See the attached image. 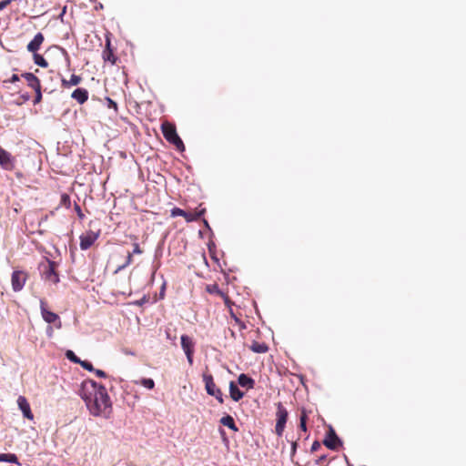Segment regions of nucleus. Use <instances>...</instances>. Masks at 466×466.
<instances>
[{"mask_svg":"<svg viewBox=\"0 0 466 466\" xmlns=\"http://www.w3.org/2000/svg\"><path fill=\"white\" fill-rule=\"evenodd\" d=\"M40 310L42 318L46 322L49 324L54 323L56 324V329H61L62 323L59 316L56 313L48 310L47 303L45 299H40Z\"/></svg>","mask_w":466,"mask_h":466,"instance_id":"6","label":"nucleus"},{"mask_svg":"<svg viewBox=\"0 0 466 466\" xmlns=\"http://www.w3.org/2000/svg\"><path fill=\"white\" fill-rule=\"evenodd\" d=\"M220 423L222 425L229 428L233 431H236V432L238 431V428L237 427L233 417L230 415H226V416L222 417L220 419Z\"/></svg>","mask_w":466,"mask_h":466,"instance_id":"22","label":"nucleus"},{"mask_svg":"<svg viewBox=\"0 0 466 466\" xmlns=\"http://www.w3.org/2000/svg\"><path fill=\"white\" fill-rule=\"evenodd\" d=\"M171 217L172 218H176V217H183L186 215V210H183L179 208H174L171 209Z\"/></svg>","mask_w":466,"mask_h":466,"instance_id":"29","label":"nucleus"},{"mask_svg":"<svg viewBox=\"0 0 466 466\" xmlns=\"http://www.w3.org/2000/svg\"><path fill=\"white\" fill-rule=\"evenodd\" d=\"M323 443L330 450H336L340 445V441L332 428H329Z\"/></svg>","mask_w":466,"mask_h":466,"instance_id":"11","label":"nucleus"},{"mask_svg":"<svg viewBox=\"0 0 466 466\" xmlns=\"http://www.w3.org/2000/svg\"><path fill=\"white\" fill-rule=\"evenodd\" d=\"M56 268L57 264L47 258H45L38 266L42 279L53 284H57L60 281Z\"/></svg>","mask_w":466,"mask_h":466,"instance_id":"2","label":"nucleus"},{"mask_svg":"<svg viewBox=\"0 0 466 466\" xmlns=\"http://www.w3.org/2000/svg\"><path fill=\"white\" fill-rule=\"evenodd\" d=\"M93 371L96 374L97 377H100V378H106V372L101 370H96L95 369V370H93Z\"/></svg>","mask_w":466,"mask_h":466,"instance_id":"39","label":"nucleus"},{"mask_svg":"<svg viewBox=\"0 0 466 466\" xmlns=\"http://www.w3.org/2000/svg\"><path fill=\"white\" fill-rule=\"evenodd\" d=\"M26 279V272L22 270H15L11 278L13 290L15 292L20 291L24 288Z\"/></svg>","mask_w":466,"mask_h":466,"instance_id":"8","label":"nucleus"},{"mask_svg":"<svg viewBox=\"0 0 466 466\" xmlns=\"http://www.w3.org/2000/svg\"><path fill=\"white\" fill-rule=\"evenodd\" d=\"M297 448H298V443L297 441H292L291 442V452H290V458H291V461H293V458L296 454V451H297Z\"/></svg>","mask_w":466,"mask_h":466,"instance_id":"35","label":"nucleus"},{"mask_svg":"<svg viewBox=\"0 0 466 466\" xmlns=\"http://www.w3.org/2000/svg\"><path fill=\"white\" fill-rule=\"evenodd\" d=\"M3 461L20 464L17 456L14 453H0V462Z\"/></svg>","mask_w":466,"mask_h":466,"instance_id":"24","label":"nucleus"},{"mask_svg":"<svg viewBox=\"0 0 466 466\" xmlns=\"http://www.w3.org/2000/svg\"><path fill=\"white\" fill-rule=\"evenodd\" d=\"M181 347L187 356V359L191 365L193 363L194 342L187 335L181 336Z\"/></svg>","mask_w":466,"mask_h":466,"instance_id":"10","label":"nucleus"},{"mask_svg":"<svg viewBox=\"0 0 466 466\" xmlns=\"http://www.w3.org/2000/svg\"><path fill=\"white\" fill-rule=\"evenodd\" d=\"M199 205L194 211H186V215L184 218L187 222L196 221L200 218V217L206 212V208Z\"/></svg>","mask_w":466,"mask_h":466,"instance_id":"15","label":"nucleus"},{"mask_svg":"<svg viewBox=\"0 0 466 466\" xmlns=\"http://www.w3.org/2000/svg\"><path fill=\"white\" fill-rule=\"evenodd\" d=\"M35 96L33 100V103H34V105H37L42 101V91H41V89H36V90H35Z\"/></svg>","mask_w":466,"mask_h":466,"instance_id":"32","label":"nucleus"},{"mask_svg":"<svg viewBox=\"0 0 466 466\" xmlns=\"http://www.w3.org/2000/svg\"><path fill=\"white\" fill-rule=\"evenodd\" d=\"M106 100L108 108H112L115 111H117V104L114 100H112L110 97H106Z\"/></svg>","mask_w":466,"mask_h":466,"instance_id":"34","label":"nucleus"},{"mask_svg":"<svg viewBox=\"0 0 466 466\" xmlns=\"http://www.w3.org/2000/svg\"><path fill=\"white\" fill-rule=\"evenodd\" d=\"M320 447H321L320 442H319V441H315L312 443V445H311L310 451H311L312 452H315V451H317Z\"/></svg>","mask_w":466,"mask_h":466,"instance_id":"36","label":"nucleus"},{"mask_svg":"<svg viewBox=\"0 0 466 466\" xmlns=\"http://www.w3.org/2000/svg\"><path fill=\"white\" fill-rule=\"evenodd\" d=\"M34 54V62L41 66V67H47L48 66V62L44 58L43 56L37 54L36 52L35 53H33Z\"/></svg>","mask_w":466,"mask_h":466,"instance_id":"26","label":"nucleus"},{"mask_svg":"<svg viewBox=\"0 0 466 466\" xmlns=\"http://www.w3.org/2000/svg\"><path fill=\"white\" fill-rule=\"evenodd\" d=\"M203 381L205 382V388L207 393L210 396L215 397L219 403H223V394L219 388L217 387L214 382L213 376L211 374L204 373Z\"/></svg>","mask_w":466,"mask_h":466,"instance_id":"5","label":"nucleus"},{"mask_svg":"<svg viewBox=\"0 0 466 466\" xmlns=\"http://www.w3.org/2000/svg\"><path fill=\"white\" fill-rule=\"evenodd\" d=\"M161 131L165 139L176 147V148L183 152L185 150V145L177 133L176 126L168 121H165L161 125Z\"/></svg>","mask_w":466,"mask_h":466,"instance_id":"3","label":"nucleus"},{"mask_svg":"<svg viewBox=\"0 0 466 466\" xmlns=\"http://www.w3.org/2000/svg\"><path fill=\"white\" fill-rule=\"evenodd\" d=\"M102 57L105 62H109L111 65L116 63L117 57L115 56L113 49L111 48V41L109 37L106 39V47L102 53Z\"/></svg>","mask_w":466,"mask_h":466,"instance_id":"12","label":"nucleus"},{"mask_svg":"<svg viewBox=\"0 0 466 466\" xmlns=\"http://www.w3.org/2000/svg\"><path fill=\"white\" fill-rule=\"evenodd\" d=\"M62 200H63L64 202H66V201H69V197H68L67 195L64 194V195L62 196Z\"/></svg>","mask_w":466,"mask_h":466,"instance_id":"41","label":"nucleus"},{"mask_svg":"<svg viewBox=\"0 0 466 466\" xmlns=\"http://www.w3.org/2000/svg\"><path fill=\"white\" fill-rule=\"evenodd\" d=\"M13 0H3L0 1V11L5 9L6 6H8Z\"/></svg>","mask_w":466,"mask_h":466,"instance_id":"37","label":"nucleus"},{"mask_svg":"<svg viewBox=\"0 0 466 466\" xmlns=\"http://www.w3.org/2000/svg\"><path fill=\"white\" fill-rule=\"evenodd\" d=\"M133 256H134L133 253L128 252L125 263L123 265L119 266L116 268V272H118V271L124 269L125 268H127V266H129L130 264H132Z\"/></svg>","mask_w":466,"mask_h":466,"instance_id":"27","label":"nucleus"},{"mask_svg":"<svg viewBox=\"0 0 466 466\" xmlns=\"http://www.w3.org/2000/svg\"><path fill=\"white\" fill-rule=\"evenodd\" d=\"M79 365H81V367L86 370H89V371L95 370V368L93 367L92 363L87 360H80Z\"/></svg>","mask_w":466,"mask_h":466,"instance_id":"31","label":"nucleus"},{"mask_svg":"<svg viewBox=\"0 0 466 466\" xmlns=\"http://www.w3.org/2000/svg\"><path fill=\"white\" fill-rule=\"evenodd\" d=\"M250 350L256 353H265L268 350V347L266 343L253 341V343L250 346Z\"/></svg>","mask_w":466,"mask_h":466,"instance_id":"23","label":"nucleus"},{"mask_svg":"<svg viewBox=\"0 0 466 466\" xmlns=\"http://www.w3.org/2000/svg\"><path fill=\"white\" fill-rule=\"evenodd\" d=\"M326 460V456H321L318 460H316L317 464H321Z\"/></svg>","mask_w":466,"mask_h":466,"instance_id":"40","label":"nucleus"},{"mask_svg":"<svg viewBox=\"0 0 466 466\" xmlns=\"http://www.w3.org/2000/svg\"><path fill=\"white\" fill-rule=\"evenodd\" d=\"M66 357L72 362L74 363H76V364H79L80 362V359L72 351V350H67L66 352Z\"/></svg>","mask_w":466,"mask_h":466,"instance_id":"28","label":"nucleus"},{"mask_svg":"<svg viewBox=\"0 0 466 466\" xmlns=\"http://www.w3.org/2000/svg\"><path fill=\"white\" fill-rule=\"evenodd\" d=\"M71 97L82 105L88 99V91L85 88H76L71 94Z\"/></svg>","mask_w":466,"mask_h":466,"instance_id":"17","label":"nucleus"},{"mask_svg":"<svg viewBox=\"0 0 466 466\" xmlns=\"http://www.w3.org/2000/svg\"><path fill=\"white\" fill-rule=\"evenodd\" d=\"M136 384H140L142 385L143 387L148 389V390H153L154 387H155V382L152 379H147V378H144V379H141L140 380H136L135 381Z\"/></svg>","mask_w":466,"mask_h":466,"instance_id":"25","label":"nucleus"},{"mask_svg":"<svg viewBox=\"0 0 466 466\" xmlns=\"http://www.w3.org/2000/svg\"><path fill=\"white\" fill-rule=\"evenodd\" d=\"M238 382L241 387L247 389H253L255 385L254 380L244 373L238 376Z\"/></svg>","mask_w":466,"mask_h":466,"instance_id":"21","label":"nucleus"},{"mask_svg":"<svg viewBox=\"0 0 466 466\" xmlns=\"http://www.w3.org/2000/svg\"><path fill=\"white\" fill-rule=\"evenodd\" d=\"M17 81H19V76L17 75L14 74L9 80H5V83H7V82L15 83Z\"/></svg>","mask_w":466,"mask_h":466,"instance_id":"38","label":"nucleus"},{"mask_svg":"<svg viewBox=\"0 0 466 466\" xmlns=\"http://www.w3.org/2000/svg\"><path fill=\"white\" fill-rule=\"evenodd\" d=\"M131 253H133V255H140L143 253V249L140 248V245L137 242L133 244V250Z\"/></svg>","mask_w":466,"mask_h":466,"instance_id":"33","label":"nucleus"},{"mask_svg":"<svg viewBox=\"0 0 466 466\" xmlns=\"http://www.w3.org/2000/svg\"><path fill=\"white\" fill-rule=\"evenodd\" d=\"M45 40L44 35L42 33H37L32 41H30L27 45V50L31 53H35L39 50L41 45Z\"/></svg>","mask_w":466,"mask_h":466,"instance_id":"14","label":"nucleus"},{"mask_svg":"<svg viewBox=\"0 0 466 466\" xmlns=\"http://www.w3.org/2000/svg\"><path fill=\"white\" fill-rule=\"evenodd\" d=\"M79 395L91 415L105 419L110 418L113 410L112 402L103 385L92 380H86L81 384Z\"/></svg>","mask_w":466,"mask_h":466,"instance_id":"1","label":"nucleus"},{"mask_svg":"<svg viewBox=\"0 0 466 466\" xmlns=\"http://www.w3.org/2000/svg\"><path fill=\"white\" fill-rule=\"evenodd\" d=\"M23 98H24V100H25V101H26V100H28V99H29V96H28V95H26V96H23Z\"/></svg>","mask_w":466,"mask_h":466,"instance_id":"42","label":"nucleus"},{"mask_svg":"<svg viewBox=\"0 0 466 466\" xmlns=\"http://www.w3.org/2000/svg\"><path fill=\"white\" fill-rule=\"evenodd\" d=\"M288 415V410L283 404L281 402L277 403L275 432L279 437H281L284 432Z\"/></svg>","mask_w":466,"mask_h":466,"instance_id":"4","label":"nucleus"},{"mask_svg":"<svg viewBox=\"0 0 466 466\" xmlns=\"http://www.w3.org/2000/svg\"><path fill=\"white\" fill-rule=\"evenodd\" d=\"M21 76L26 80L28 86H30L34 90L41 89L40 80L34 74L24 73L21 75Z\"/></svg>","mask_w":466,"mask_h":466,"instance_id":"16","label":"nucleus"},{"mask_svg":"<svg viewBox=\"0 0 466 466\" xmlns=\"http://www.w3.org/2000/svg\"><path fill=\"white\" fill-rule=\"evenodd\" d=\"M229 394L230 398L235 401H238L244 397V392L238 389L234 381H230L229 383Z\"/></svg>","mask_w":466,"mask_h":466,"instance_id":"19","label":"nucleus"},{"mask_svg":"<svg viewBox=\"0 0 466 466\" xmlns=\"http://www.w3.org/2000/svg\"><path fill=\"white\" fill-rule=\"evenodd\" d=\"M0 166L3 169L8 171H12L15 167V157L2 147H0Z\"/></svg>","mask_w":466,"mask_h":466,"instance_id":"7","label":"nucleus"},{"mask_svg":"<svg viewBox=\"0 0 466 466\" xmlns=\"http://www.w3.org/2000/svg\"><path fill=\"white\" fill-rule=\"evenodd\" d=\"M17 404L21 411L23 412V415L28 419L33 420L34 415L31 411L30 404L28 403L27 400L24 396H19L17 399Z\"/></svg>","mask_w":466,"mask_h":466,"instance_id":"13","label":"nucleus"},{"mask_svg":"<svg viewBox=\"0 0 466 466\" xmlns=\"http://www.w3.org/2000/svg\"><path fill=\"white\" fill-rule=\"evenodd\" d=\"M306 422H307V414L305 413V411L302 412L301 416H300V419H299V428L303 431H307V425H306Z\"/></svg>","mask_w":466,"mask_h":466,"instance_id":"30","label":"nucleus"},{"mask_svg":"<svg viewBox=\"0 0 466 466\" xmlns=\"http://www.w3.org/2000/svg\"><path fill=\"white\" fill-rule=\"evenodd\" d=\"M206 290L209 294H214L224 299L226 303L228 301V297L219 289L218 284L207 285Z\"/></svg>","mask_w":466,"mask_h":466,"instance_id":"20","label":"nucleus"},{"mask_svg":"<svg viewBox=\"0 0 466 466\" xmlns=\"http://www.w3.org/2000/svg\"><path fill=\"white\" fill-rule=\"evenodd\" d=\"M82 82V77L77 75H72L70 79L62 78L61 86L63 88H70L71 86H75L79 85Z\"/></svg>","mask_w":466,"mask_h":466,"instance_id":"18","label":"nucleus"},{"mask_svg":"<svg viewBox=\"0 0 466 466\" xmlns=\"http://www.w3.org/2000/svg\"><path fill=\"white\" fill-rule=\"evenodd\" d=\"M99 232L88 230L80 236V248L82 250L88 249L98 238Z\"/></svg>","mask_w":466,"mask_h":466,"instance_id":"9","label":"nucleus"}]
</instances>
